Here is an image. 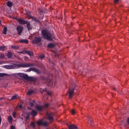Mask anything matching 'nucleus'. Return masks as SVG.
Instances as JSON below:
<instances>
[{
  "instance_id": "1",
  "label": "nucleus",
  "mask_w": 129,
  "mask_h": 129,
  "mask_svg": "<svg viewBox=\"0 0 129 129\" xmlns=\"http://www.w3.org/2000/svg\"><path fill=\"white\" fill-rule=\"evenodd\" d=\"M34 66L33 64L30 63H20L19 64H13L12 65H7L4 66L3 67L8 69H13L21 67H28Z\"/></svg>"
},
{
  "instance_id": "2",
  "label": "nucleus",
  "mask_w": 129,
  "mask_h": 129,
  "mask_svg": "<svg viewBox=\"0 0 129 129\" xmlns=\"http://www.w3.org/2000/svg\"><path fill=\"white\" fill-rule=\"evenodd\" d=\"M42 38L48 40L52 41L53 36L49 31L46 30H43L42 31Z\"/></svg>"
},
{
  "instance_id": "3",
  "label": "nucleus",
  "mask_w": 129,
  "mask_h": 129,
  "mask_svg": "<svg viewBox=\"0 0 129 129\" xmlns=\"http://www.w3.org/2000/svg\"><path fill=\"white\" fill-rule=\"evenodd\" d=\"M121 125H122L125 126H126V125H127V127H129V118H127L125 119H124L121 122Z\"/></svg>"
},
{
  "instance_id": "4",
  "label": "nucleus",
  "mask_w": 129,
  "mask_h": 129,
  "mask_svg": "<svg viewBox=\"0 0 129 129\" xmlns=\"http://www.w3.org/2000/svg\"><path fill=\"white\" fill-rule=\"evenodd\" d=\"M37 124L38 125H42L43 126H46L48 125L49 123L46 121H43L41 120L37 122Z\"/></svg>"
},
{
  "instance_id": "5",
  "label": "nucleus",
  "mask_w": 129,
  "mask_h": 129,
  "mask_svg": "<svg viewBox=\"0 0 129 129\" xmlns=\"http://www.w3.org/2000/svg\"><path fill=\"white\" fill-rule=\"evenodd\" d=\"M23 28L20 25L18 26L17 28L18 35H20L23 30Z\"/></svg>"
},
{
  "instance_id": "6",
  "label": "nucleus",
  "mask_w": 129,
  "mask_h": 129,
  "mask_svg": "<svg viewBox=\"0 0 129 129\" xmlns=\"http://www.w3.org/2000/svg\"><path fill=\"white\" fill-rule=\"evenodd\" d=\"M41 38L40 37H36L35 38L33 41V42L34 43H38L40 42Z\"/></svg>"
},
{
  "instance_id": "7",
  "label": "nucleus",
  "mask_w": 129,
  "mask_h": 129,
  "mask_svg": "<svg viewBox=\"0 0 129 129\" xmlns=\"http://www.w3.org/2000/svg\"><path fill=\"white\" fill-rule=\"evenodd\" d=\"M74 90V89H73L72 90L70 89H69L68 93H69V98H71L72 97L73 95Z\"/></svg>"
},
{
  "instance_id": "8",
  "label": "nucleus",
  "mask_w": 129,
  "mask_h": 129,
  "mask_svg": "<svg viewBox=\"0 0 129 129\" xmlns=\"http://www.w3.org/2000/svg\"><path fill=\"white\" fill-rule=\"evenodd\" d=\"M17 75L25 79L28 77V75L24 73H19L17 74Z\"/></svg>"
},
{
  "instance_id": "9",
  "label": "nucleus",
  "mask_w": 129,
  "mask_h": 129,
  "mask_svg": "<svg viewBox=\"0 0 129 129\" xmlns=\"http://www.w3.org/2000/svg\"><path fill=\"white\" fill-rule=\"evenodd\" d=\"M46 115L47 116L48 119L49 120L52 121L53 120V118L52 117V115L51 114L48 112H47Z\"/></svg>"
},
{
  "instance_id": "10",
  "label": "nucleus",
  "mask_w": 129,
  "mask_h": 129,
  "mask_svg": "<svg viewBox=\"0 0 129 129\" xmlns=\"http://www.w3.org/2000/svg\"><path fill=\"white\" fill-rule=\"evenodd\" d=\"M18 22L20 24L22 25L25 24L27 23V21L21 19H19L18 20Z\"/></svg>"
},
{
  "instance_id": "11",
  "label": "nucleus",
  "mask_w": 129,
  "mask_h": 129,
  "mask_svg": "<svg viewBox=\"0 0 129 129\" xmlns=\"http://www.w3.org/2000/svg\"><path fill=\"white\" fill-rule=\"evenodd\" d=\"M22 53L24 54H26L29 55L30 57L33 56V53L32 52L29 51L25 50L23 51Z\"/></svg>"
},
{
  "instance_id": "12",
  "label": "nucleus",
  "mask_w": 129,
  "mask_h": 129,
  "mask_svg": "<svg viewBox=\"0 0 129 129\" xmlns=\"http://www.w3.org/2000/svg\"><path fill=\"white\" fill-rule=\"evenodd\" d=\"M68 127L69 129H77L76 126L72 124L69 125Z\"/></svg>"
},
{
  "instance_id": "13",
  "label": "nucleus",
  "mask_w": 129,
  "mask_h": 129,
  "mask_svg": "<svg viewBox=\"0 0 129 129\" xmlns=\"http://www.w3.org/2000/svg\"><path fill=\"white\" fill-rule=\"evenodd\" d=\"M8 120L10 124L12 123L13 118L11 116L9 115L8 116Z\"/></svg>"
},
{
  "instance_id": "14",
  "label": "nucleus",
  "mask_w": 129,
  "mask_h": 129,
  "mask_svg": "<svg viewBox=\"0 0 129 129\" xmlns=\"http://www.w3.org/2000/svg\"><path fill=\"white\" fill-rule=\"evenodd\" d=\"M36 109L39 111H41L43 110V107L40 106H37L36 107Z\"/></svg>"
},
{
  "instance_id": "15",
  "label": "nucleus",
  "mask_w": 129,
  "mask_h": 129,
  "mask_svg": "<svg viewBox=\"0 0 129 129\" xmlns=\"http://www.w3.org/2000/svg\"><path fill=\"white\" fill-rule=\"evenodd\" d=\"M30 69L31 70L37 73H40V72L36 68H30Z\"/></svg>"
},
{
  "instance_id": "16",
  "label": "nucleus",
  "mask_w": 129,
  "mask_h": 129,
  "mask_svg": "<svg viewBox=\"0 0 129 129\" xmlns=\"http://www.w3.org/2000/svg\"><path fill=\"white\" fill-rule=\"evenodd\" d=\"M35 102V101L30 100L29 101V103L30 106H33Z\"/></svg>"
},
{
  "instance_id": "17",
  "label": "nucleus",
  "mask_w": 129,
  "mask_h": 129,
  "mask_svg": "<svg viewBox=\"0 0 129 129\" xmlns=\"http://www.w3.org/2000/svg\"><path fill=\"white\" fill-rule=\"evenodd\" d=\"M37 112L34 110H33L31 112V114L33 116H35L37 115Z\"/></svg>"
},
{
  "instance_id": "18",
  "label": "nucleus",
  "mask_w": 129,
  "mask_h": 129,
  "mask_svg": "<svg viewBox=\"0 0 129 129\" xmlns=\"http://www.w3.org/2000/svg\"><path fill=\"white\" fill-rule=\"evenodd\" d=\"M27 26L28 30L31 29L32 27L30 26V23L29 22L27 23Z\"/></svg>"
},
{
  "instance_id": "19",
  "label": "nucleus",
  "mask_w": 129,
  "mask_h": 129,
  "mask_svg": "<svg viewBox=\"0 0 129 129\" xmlns=\"http://www.w3.org/2000/svg\"><path fill=\"white\" fill-rule=\"evenodd\" d=\"M7 6L9 7H11L13 5L12 3L10 1H8L7 3Z\"/></svg>"
},
{
  "instance_id": "20",
  "label": "nucleus",
  "mask_w": 129,
  "mask_h": 129,
  "mask_svg": "<svg viewBox=\"0 0 129 129\" xmlns=\"http://www.w3.org/2000/svg\"><path fill=\"white\" fill-rule=\"evenodd\" d=\"M27 79L28 80L30 81H34L35 80V78L33 77H29L28 76V77L27 79Z\"/></svg>"
},
{
  "instance_id": "21",
  "label": "nucleus",
  "mask_w": 129,
  "mask_h": 129,
  "mask_svg": "<svg viewBox=\"0 0 129 129\" xmlns=\"http://www.w3.org/2000/svg\"><path fill=\"white\" fill-rule=\"evenodd\" d=\"M54 46V45L52 43H50L48 45V47L49 48H53Z\"/></svg>"
},
{
  "instance_id": "22",
  "label": "nucleus",
  "mask_w": 129,
  "mask_h": 129,
  "mask_svg": "<svg viewBox=\"0 0 129 129\" xmlns=\"http://www.w3.org/2000/svg\"><path fill=\"white\" fill-rule=\"evenodd\" d=\"M7 56L8 58H11V57L12 54L10 52H8V54H7Z\"/></svg>"
},
{
  "instance_id": "23",
  "label": "nucleus",
  "mask_w": 129,
  "mask_h": 129,
  "mask_svg": "<svg viewBox=\"0 0 129 129\" xmlns=\"http://www.w3.org/2000/svg\"><path fill=\"white\" fill-rule=\"evenodd\" d=\"M6 46H1L0 47V50L1 51H3L6 49Z\"/></svg>"
},
{
  "instance_id": "24",
  "label": "nucleus",
  "mask_w": 129,
  "mask_h": 129,
  "mask_svg": "<svg viewBox=\"0 0 129 129\" xmlns=\"http://www.w3.org/2000/svg\"><path fill=\"white\" fill-rule=\"evenodd\" d=\"M7 28L6 27H4L3 31V33L4 34H6L7 33Z\"/></svg>"
},
{
  "instance_id": "25",
  "label": "nucleus",
  "mask_w": 129,
  "mask_h": 129,
  "mask_svg": "<svg viewBox=\"0 0 129 129\" xmlns=\"http://www.w3.org/2000/svg\"><path fill=\"white\" fill-rule=\"evenodd\" d=\"M34 91L33 90H29L27 94L28 95H30Z\"/></svg>"
},
{
  "instance_id": "26",
  "label": "nucleus",
  "mask_w": 129,
  "mask_h": 129,
  "mask_svg": "<svg viewBox=\"0 0 129 129\" xmlns=\"http://www.w3.org/2000/svg\"><path fill=\"white\" fill-rule=\"evenodd\" d=\"M30 113H29L28 114H27L25 118L26 120H27L29 119L30 117Z\"/></svg>"
},
{
  "instance_id": "27",
  "label": "nucleus",
  "mask_w": 129,
  "mask_h": 129,
  "mask_svg": "<svg viewBox=\"0 0 129 129\" xmlns=\"http://www.w3.org/2000/svg\"><path fill=\"white\" fill-rule=\"evenodd\" d=\"M17 97V96L16 95H14L11 98V100H13L16 99Z\"/></svg>"
},
{
  "instance_id": "28",
  "label": "nucleus",
  "mask_w": 129,
  "mask_h": 129,
  "mask_svg": "<svg viewBox=\"0 0 129 129\" xmlns=\"http://www.w3.org/2000/svg\"><path fill=\"white\" fill-rule=\"evenodd\" d=\"M16 112H14L12 113V115L14 118H16Z\"/></svg>"
},
{
  "instance_id": "29",
  "label": "nucleus",
  "mask_w": 129,
  "mask_h": 129,
  "mask_svg": "<svg viewBox=\"0 0 129 129\" xmlns=\"http://www.w3.org/2000/svg\"><path fill=\"white\" fill-rule=\"evenodd\" d=\"M5 57V55L4 54L1 53L0 54V58H4Z\"/></svg>"
},
{
  "instance_id": "30",
  "label": "nucleus",
  "mask_w": 129,
  "mask_h": 129,
  "mask_svg": "<svg viewBox=\"0 0 129 129\" xmlns=\"http://www.w3.org/2000/svg\"><path fill=\"white\" fill-rule=\"evenodd\" d=\"M31 125L33 127H35V123L33 122H32L31 123Z\"/></svg>"
},
{
  "instance_id": "31",
  "label": "nucleus",
  "mask_w": 129,
  "mask_h": 129,
  "mask_svg": "<svg viewBox=\"0 0 129 129\" xmlns=\"http://www.w3.org/2000/svg\"><path fill=\"white\" fill-rule=\"evenodd\" d=\"M11 48L14 49H17V47H16V46L15 45H12L11 47Z\"/></svg>"
},
{
  "instance_id": "32",
  "label": "nucleus",
  "mask_w": 129,
  "mask_h": 129,
  "mask_svg": "<svg viewBox=\"0 0 129 129\" xmlns=\"http://www.w3.org/2000/svg\"><path fill=\"white\" fill-rule=\"evenodd\" d=\"M40 57L41 59H42L45 56L43 54L40 55Z\"/></svg>"
},
{
  "instance_id": "33",
  "label": "nucleus",
  "mask_w": 129,
  "mask_h": 129,
  "mask_svg": "<svg viewBox=\"0 0 129 129\" xmlns=\"http://www.w3.org/2000/svg\"><path fill=\"white\" fill-rule=\"evenodd\" d=\"M25 43L27 44L28 43V41L27 40L25 39L24 40V43Z\"/></svg>"
},
{
  "instance_id": "34",
  "label": "nucleus",
  "mask_w": 129,
  "mask_h": 129,
  "mask_svg": "<svg viewBox=\"0 0 129 129\" xmlns=\"http://www.w3.org/2000/svg\"><path fill=\"white\" fill-rule=\"evenodd\" d=\"M17 107H18L20 109H21L22 107V106L21 105H20L18 106Z\"/></svg>"
},
{
  "instance_id": "35",
  "label": "nucleus",
  "mask_w": 129,
  "mask_h": 129,
  "mask_svg": "<svg viewBox=\"0 0 129 129\" xmlns=\"http://www.w3.org/2000/svg\"><path fill=\"white\" fill-rule=\"evenodd\" d=\"M71 113L73 114H74L75 113V111L74 110H73L71 111Z\"/></svg>"
},
{
  "instance_id": "36",
  "label": "nucleus",
  "mask_w": 129,
  "mask_h": 129,
  "mask_svg": "<svg viewBox=\"0 0 129 129\" xmlns=\"http://www.w3.org/2000/svg\"><path fill=\"white\" fill-rule=\"evenodd\" d=\"M49 105V104H46L44 105V106L45 107H47Z\"/></svg>"
},
{
  "instance_id": "37",
  "label": "nucleus",
  "mask_w": 129,
  "mask_h": 129,
  "mask_svg": "<svg viewBox=\"0 0 129 129\" xmlns=\"http://www.w3.org/2000/svg\"><path fill=\"white\" fill-rule=\"evenodd\" d=\"M5 75V74H0V76L1 77H3Z\"/></svg>"
},
{
  "instance_id": "38",
  "label": "nucleus",
  "mask_w": 129,
  "mask_h": 129,
  "mask_svg": "<svg viewBox=\"0 0 129 129\" xmlns=\"http://www.w3.org/2000/svg\"><path fill=\"white\" fill-rule=\"evenodd\" d=\"M15 127L14 126L12 125L11 126V129H15Z\"/></svg>"
},
{
  "instance_id": "39",
  "label": "nucleus",
  "mask_w": 129,
  "mask_h": 129,
  "mask_svg": "<svg viewBox=\"0 0 129 129\" xmlns=\"http://www.w3.org/2000/svg\"><path fill=\"white\" fill-rule=\"evenodd\" d=\"M24 40H21L19 41V42L21 43H23Z\"/></svg>"
},
{
  "instance_id": "40",
  "label": "nucleus",
  "mask_w": 129,
  "mask_h": 129,
  "mask_svg": "<svg viewBox=\"0 0 129 129\" xmlns=\"http://www.w3.org/2000/svg\"><path fill=\"white\" fill-rule=\"evenodd\" d=\"M47 94L49 95H50L51 94V92L50 91H47Z\"/></svg>"
},
{
  "instance_id": "41",
  "label": "nucleus",
  "mask_w": 129,
  "mask_h": 129,
  "mask_svg": "<svg viewBox=\"0 0 129 129\" xmlns=\"http://www.w3.org/2000/svg\"><path fill=\"white\" fill-rule=\"evenodd\" d=\"M24 57V58H25V61H27V60H28V58L27 57Z\"/></svg>"
},
{
  "instance_id": "42",
  "label": "nucleus",
  "mask_w": 129,
  "mask_h": 129,
  "mask_svg": "<svg viewBox=\"0 0 129 129\" xmlns=\"http://www.w3.org/2000/svg\"><path fill=\"white\" fill-rule=\"evenodd\" d=\"M55 55V57H56V54L55 53H53V54H52V55Z\"/></svg>"
},
{
  "instance_id": "43",
  "label": "nucleus",
  "mask_w": 129,
  "mask_h": 129,
  "mask_svg": "<svg viewBox=\"0 0 129 129\" xmlns=\"http://www.w3.org/2000/svg\"><path fill=\"white\" fill-rule=\"evenodd\" d=\"M114 1L115 2L117 3L118 2V0H114Z\"/></svg>"
},
{
  "instance_id": "44",
  "label": "nucleus",
  "mask_w": 129,
  "mask_h": 129,
  "mask_svg": "<svg viewBox=\"0 0 129 129\" xmlns=\"http://www.w3.org/2000/svg\"><path fill=\"white\" fill-rule=\"evenodd\" d=\"M33 19H34V20H36H36H37V19L36 18H34V19H33Z\"/></svg>"
},
{
  "instance_id": "45",
  "label": "nucleus",
  "mask_w": 129,
  "mask_h": 129,
  "mask_svg": "<svg viewBox=\"0 0 129 129\" xmlns=\"http://www.w3.org/2000/svg\"><path fill=\"white\" fill-rule=\"evenodd\" d=\"M113 89L114 90H116V88H114V87L113 88Z\"/></svg>"
},
{
  "instance_id": "46",
  "label": "nucleus",
  "mask_w": 129,
  "mask_h": 129,
  "mask_svg": "<svg viewBox=\"0 0 129 129\" xmlns=\"http://www.w3.org/2000/svg\"><path fill=\"white\" fill-rule=\"evenodd\" d=\"M92 121L91 120H90V122L91 123V122Z\"/></svg>"
},
{
  "instance_id": "47",
  "label": "nucleus",
  "mask_w": 129,
  "mask_h": 129,
  "mask_svg": "<svg viewBox=\"0 0 129 129\" xmlns=\"http://www.w3.org/2000/svg\"><path fill=\"white\" fill-rule=\"evenodd\" d=\"M50 83H52V82H51V81L50 82Z\"/></svg>"
},
{
  "instance_id": "48",
  "label": "nucleus",
  "mask_w": 129,
  "mask_h": 129,
  "mask_svg": "<svg viewBox=\"0 0 129 129\" xmlns=\"http://www.w3.org/2000/svg\"><path fill=\"white\" fill-rule=\"evenodd\" d=\"M28 109H29V108H28Z\"/></svg>"
},
{
  "instance_id": "49",
  "label": "nucleus",
  "mask_w": 129,
  "mask_h": 129,
  "mask_svg": "<svg viewBox=\"0 0 129 129\" xmlns=\"http://www.w3.org/2000/svg\"><path fill=\"white\" fill-rule=\"evenodd\" d=\"M30 18V17H29V18Z\"/></svg>"
}]
</instances>
